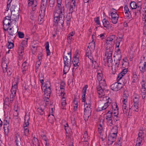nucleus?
Listing matches in <instances>:
<instances>
[{"label":"nucleus","mask_w":146,"mask_h":146,"mask_svg":"<svg viewBox=\"0 0 146 146\" xmlns=\"http://www.w3.org/2000/svg\"><path fill=\"white\" fill-rule=\"evenodd\" d=\"M141 83V86L140 89L141 92H146V90L145 87V81L144 80H143Z\"/></svg>","instance_id":"72a5a7b5"},{"label":"nucleus","mask_w":146,"mask_h":146,"mask_svg":"<svg viewBox=\"0 0 146 146\" xmlns=\"http://www.w3.org/2000/svg\"><path fill=\"white\" fill-rule=\"evenodd\" d=\"M122 109L123 110V113L126 114L127 113L128 111V108L126 104L123 105Z\"/></svg>","instance_id":"49530a36"},{"label":"nucleus","mask_w":146,"mask_h":146,"mask_svg":"<svg viewBox=\"0 0 146 146\" xmlns=\"http://www.w3.org/2000/svg\"><path fill=\"white\" fill-rule=\"evenodd\" d=\"M45 96L48 95H50V88L44 89V90Z\"/></svg>","instance_id":"c03bdc74"},{"label":"nucleus","mask_w":146,"mask_h":146,"mask_svg":"<svg viewBox=\"0 0 146 146\" xmlns=\"http://www.w3.org/2000/svg\"><path fill=\"white\" fill-rule=\"evenodd\" d=\"M64 6L56 7L54 11V21L59 25H63L64 18Z\"/></svg>","instance_id":"f257e3e1"},{"label":"nucleus","mask_w":146,"mask_h":146,"mask_svg":"<svg viewBox=\"0 0 146 146\" xmlns=\"http://www.w3.org/2000/svg\"><path fill=\"white\" fill-rule=\"evenodd\" d=\"M24 134L25 135L27 136L29 134V130L27 127H24Z\"/></svg>","instance_id":"4d7b16f0"},{"label":"nucleus","mask_w":146,"mask_h":146,"mask_svg":"<svg viewBox=\"0 0 146 146\" xmlns=\"http://www.w3.org/2000/svg\"><path fill=\"white\" fill-rule=\"evenodd\" d=\"M37 0H28V5L29 6H32L33 11H34L36 9V7L37 5Z\"/></svg>","instance_id":"2eb2a0df"},{"label":"nucleus","mask_w":146,"mask_h":146,"mask_svg":"<svg viewBox=\"0 0 146 146\" xmlns=\"http://www.w3.org/2000/svg\"><path fill=\"white\" fill-rule=\"evenodd\" d=\"M48 0H42L40 6V10L42 14H44L47 4Z\"/></svg>","instance_id":"ddd939ff"},{"label":"nucleus","mask_w":146,"mask_h":146,"mask_svg":"<svg viewBox=\"0 0 146 146\" xmlns=\"http://www.w3.org/2000/svg\"><path fill=\"white\" fill-rule=\"evenodd\" d=\"M98 130L99 132V133L100 134L102 133L103 131V128L102 127V125L100 124V125L98 127Z\"/></svg>","instance_id":"052dcab7"},{"label":"nucleus","mask_w":146,"mask_h":146,"mask_svg":"<svg viewBox=\"0 0 146 146\" xmlns=\"http://www.w3.org/2000/svg\"><path fill=\"white\" fill-rule=\"evenodd\" d=\"M49 3L50 4H52V5H53L55 2V0H53L52 2L50 1V0H49ZM57 2V5L56 7H62L64 6V5L62 3V0H56Z\"/></svg>","instance_id":"cd10ccee"},{"label":"nucleus","mask_w":146,"mask_h":146,"mask_svg":"<svg viewBox=\"0 0 146 146\" xmlns=\"http://www.w3.org/2000/svg\"><path fill=\"white\" fill-rule=\"evenodd\" d=\"M127 72V69H124L122 71L119 73L117 76V78L119 80H121L123 81V76L125 74H126Z\"/></svg>","instance_id":"393cba45"},{"label":"nucleus","mask_w":146,"mask_h":146,"mask_svg":"<svg viewBox=\"0 0 146 146\" xmlns=\"http://www.w3.org/2000/svg\"><path fill=\"white\" fill-rule=\"evenodd\" d=\"M143 21L144 24L143 34L146 35V9L143 11Z\"/></svg>","instance_id":"6ab92c4d"},{"label":"nucleus","mask_w":146,"mask_h":146,"mask_svg":"<svg viewBox=\"0 0 146 146\" xmlns=\"http://www.w3.org/2000/svg\"><path fill=\"white\" fill-rule=\"evenodd\" d=\"M50 97V95H47V96H44V101L47 102V103L46 104H47L49 102Z\"/></svg>","instance_id":"e2e57ef3"},{"label":"nucleus","mask_w":146,"mask_h":146,"mask_svg":"<svg viewBox=\"0 0 146 146\" xmlns=\"http://www.w3.org/2000/svg\"><path fill=\"white\" fill-rule=\"evenodd\" d=\"M107 120V123L110 126H111L113 125V122L112 118H109V119H106Z\"/></svg>","instance_id":"3c124183"},{"label":"nucleus","mask_w":146,"mask_h":146,"mask_svg":"<svg viewBox=\"0 0 146 146\" xmlns=\"http://www.w3.org/2000/svg\"><path fill=\"white\" fill-rule=\"evenodd\" d=\"M37 112L40 115H43L44 114V111L41 108L39 107L38 108L37 110Z\"/></svg>","instance_id":"5fc2aeb1"},{"label":"nucleus","mask_w":146,"mask_h":146,"mask_svg":"<svg viewBox=\"0 0 146 146\" xmlns=\"http://www.w3.org/2000/svg\"><path fill=\"white\" fill-rule=\"evenodd\" d=\"M94 36V35L92 36V37L93 39L92 41L89 43V45L88 46V48L89 49H91L92 51H94L95 48V42L94 41L93 37Z\"/></svg>","instance_id":"bb28decb"},{"label":"nucleus","mask_w":146,"mask_h":146,"mask_svg":"<svg viewBox=\"0 0 146 146\" xmlns=\"http://www.w3.org/2000/svg\"><path fill=\"white\" fill-rule=\"evenodd\" d=\"M117 82L115 83L112 84L111 86V90L114 91H117L120 90L122 88L124 85V83L123 80H119L117 77Z\"/></svg>","instance_id":"39448f33"},{"label":"nucleus","mask_w":146,"mask_h":146,"mask_svg":"<svg viewBox=\"0 0 146 146\" xmlns=\"http://www.w3.org/2000/svg\"><path fill=\"white\" fill-rule=\"evenodd\" d=\"M85 107V109L84 112V117L88 118L91 115L92 112L91 109L90 108V105Z\"/></svg>","instance_id":"4468645a"},{"label":"nucleus","mask_w":146,"mask_h":146,"mask_svg":"<svg viewBox=\"0 0 146 146\" xmlns=\"http://www.w3.org/2000/svg\"><path fill=\"white\" fill-rule=\"evenodd\" d=\"M8 44L7 47L8 48L11 49L13 48L14 46V44L13 43V41L12 40L11 41L10 40V38H8Z\"/></svg>","instance_id":"473e14b6"},{"label":"nucleus","mask_w":146,"mask_h":146,"mask_svg":"<svg viewBox=\"0 0 146 146\" xmlns=\"http://www.w3.org/2000/svg\"><path fill=\"white\" fill-rule=\"evenodd\" d=\"M85 102V104H84V107H86V105H87V106H88L89 105L90 106V107H91V102L90 100H86V101Z\"/></svg>","instance_id":"bf43d9fd"},{"label":"nucleus","mask_w":146,"mask_h":146,"mask_svg":"<svg viewBox=\"0 0 146 146\" xmlns=\"http://www.w3.org/2000/svg\"><path fill=\"white\" fill-rule=\"evenodd\" d=\"M10 117H9L7 116L5 119V122L4 123L3 129L5 132L6 133H7L9 131V126L7 125V124H9L10 121Z\"/></svg>","instance_id":"dca6fc26"},{"label":"nucleus","mask_w":146,"mask_h":146,"mask_svg":"<svg viewBox=\"0 0 146 146\" xmlns=\"http://www.w3.org/2000/svg\"><path fill=\"white\" fill-rule=\"evenodd\" d=\"M102 22L104 27L108 29L111 27V26L110 25L109 22L106 19H103Z\"/></svg>","instance_id":"7c9ffc66"},{"label":"nucleus","mask_w":146,"mask_h":146,"mask_svg":"<svg viewBox=\"0 0 146 146\" xmlns=\"http://www.w3.org/2000/svg\"><path fill=\"white\" fill-rule=\"evenodd\" d=\"M17 30L15 29L13 27L10 28L8 31L9 34L10 35L13 36L15 35L17 33Z\"/></svg>","instance_id":"c85d7f7f"},{"label":"nucleus","mask_w":146,"mask_h":146,"mask_svg":"<svg viewBox=\"0 0 146 146\" xmlns=\"http://www.w3.org/2000/svg\"><path fill=\"white\" fill-rule=\"evenodd\" d=\"M68 3L69 4H68V8L69 11L68 14H71L70 15H72V13L74 11L75 8V0H72L71 2L70 3H69L68 2Z\"/></svg>","instance_id":"1a4fd4ad"},{"label":"nucleus","mask_w":146,"mask_h":146,"mask_svg":"<svg viewBox=\"0 0 146 146\" xmlns=\"http://www.w3.org/2000/svg\"><path fill=\"white\" fill-rule=\"evenodd\" d=\"M65 127V129L66 131V133H68V130L69 128L68 127V125L67 123H66V125H64Z\"/></svg>","instance_id":"774afa93"},{"label":"nucleus","mask_w":146,"mask_h":146,"mask_svg":"<svg viewBox=\"0 0 146 146\" xmlns=\"http://www.w3.org/2000/svg\"><path fill=\"white\" fill-rule=\"evenodd\" d=\"M45 48L46 49L47 55H50V52L49 50V44L48 42L46 43Z\"/></svg>","instance_id":"58836bf2"},{"label":"nucleus","mask_w":146,"mask_h":146,"mask_svg":"<svg viewBox=\"0 0 146 146\" xmlns=\"http://www.w3.org/2000/svg\"><path fill=\"white\" fill-rule=\"evenodd\" d=\"M103 107H104V106H98V108L96 110L97 111H100L102 110H104V108H103Z\"/></svg>","instance_id":"338daca9"},{"label":"nucleus","mask_w":146,"mask_h":146,"mask_svg":"<svg viewBox=\"0 0 146 146\" xmlns=\"http://www.w3.org/2000/svg\"><path fill=\"white\" fill-rule=\"evenodd\" d=\"M112 108L113 110V112H112V115L113 114V116L118 115L119 114L118 109L116 104H114L113 106H112Z\"/></svg>","instance_id":"4be33fe9"},{"label":"nucleus","mask_w":146,"mask_h":146,"mask_svg":"<svg viewBox=\"0 0 146 146\" xmlns=\"http://www.w3.org/2000/svg\"><path fill=\"white\" fill-rule=\"evenodd\" d=\"M144 134L143 131L142 130H140L139 133L138 137L137 139V140L139 139L140 140L142 141L143 137H144Z\"/></svg>","instance_id":"4c0bfd02"},{"label":"nucleus","mask_w":146,"mask_h":146,"mask_svg":"<svg viewBox=\"0 0 146 146\" xmlns=\"http://www.w3.org/2000/svg\"><path fill=\"white\" fill-rule=\"evenodd\" d=\"M115 36L114 35H112L108 37L106 40V44L107 45H111L113 42H114Z\"/></svg>","instance_id":"f3484780"},{"label":"nucleus","mask_w":146,"mask_h":146,"mask_svg":"<svg viewBox=\"0 0 146 146\" xmlns=\"http://www.w3.org/2000/svg\"><path fill=\"white\" fill-rule=\"evenodd\" d=\"M18 34L19 38H22L24 37V34L23 33L19 32Z\"/></svg>","instance_id":"69168bd1"},{"label":"nucleus","mask_w":146,"mask_h":146,"mask_svg":"<svg viewBox=\"0 0 146 146\" xmlns=\"http://www.w3.org/2000/svg\"><path fill=\"white\" fill-rule=\"evenodd\" d=\"M130 7L133 11V13L136 16L141 13V7L140 5H138L134 1L130 3Z\"/></svg>","instance_id":"423d86ee"},{"label":"nucleus","mask_w":146,"mask_h":146,"mask_svg":"<svg viewBox=\"0 0 146 146\" xmlns=\"http://www.w3.org/2000/svg\"><path fill=\"white\" fill-rule=\"evenodd\" d=\"M64 91V88H60L59 90L60 94L59 95V96H60V95L62 96V95H63V96H64L65 94Z\"/></svg>","instance_id":"13d9d810"},{"label":"nucleus","mask_w":146,"mask_h":146,"mask_svg":"<svg viewBox=\"0 0 146 146\" xmlns=\"http://www.w3.org/2000/svg\"><path fill=\"white\" fill-rule=\"evenodd\" d=\"M71 65H64V66L63 70V74H66L69 70Z\"/></svg>","instance_id":"e433bc0d"},{"label":"nucleus","mask_w":146,"mask_h":146,"mask_svg":"<svg viewBox=\"0 0 146 146\" xmlns=\"http://www.w3.org/2000/svg\"><path fill=\"white\" fill-rule=\"evenodd\" d=\"M97 77L99 82L102 80V74L101 71L98 72Z\"/></svg>","instance_id":"79ce46f5"},{"label":"nucleus","mask_w":146,"mask_h":146,"mask_svg":"<svg viewBox=\"0 0 146 146\" xmlns=\"http://www.w3.org/2000/svg\"><path fill=\"white\" fill-rule=\"evenodd\" d=\"M93 52H94V51H92L91 49H89L88 48L86 50V55L87 56H88L89 58V56L91 55L92 53Z\"/></svg>","instance_id":"603ef678"},{"label":"nucleus","mask_w":146,"mask_h":146,"mask_svg":"<svg viewBox=\"0 0 146 146\" xmlns=\"http://www.w3.org/2000/svg\"><path fill=\"white\" fill-rule=\"evenodd\" d=\"M10 103H11L10 102V100H9V98L8 97H6L4 100V104L7 106H8Z\"/></svg>","instance_id":"de8ad7c7"},{"label":"nucleus","mask_w":146,"mask_h":146,"mask_svg":"<svg viewBox=\"0 0 146 146\" xmlns=\"http://www.w3.org/2000/svg\"><path fill=\"white\" fill-rule=\"evenodd\" d=\"M18 82H13L12 84V88L11 89V94L10 95V102L12 103L13 101L14 97L16 95V93L17 88Z\"/></svg>","instance_id":"0eeeda50"},{"label":"nucleus","mask_w":146,"mask_h":146,"mask_svg":"<svg viewBox=\"0 0 146 146\" xmlns=\"http://www.w3.org/2000/svg\"><path fill=\"white\" fill-rule=\"evenodd\" d=\"M66 98L64 97H62L61 101V108L62 109H65V106L66 104Z\"/></svg>","instance_id":"f704fd0d"},{"label":"nucleus","mask_w":146,"mask_h":146,"mask_svg":"<svg viewBox=\"0 0 146 146\" xmlns=\"http://www.w3.org/2000/svg\"><path fill=\"white\" fill-rule=\"evenodd\" d=\"M19 7L18 6L12 5L10 8L12 20L16 21L18 20L19 17Z\"/></svg>","instance_id":"7ed1b4c3"},{"label":"nucleus","mask_w":146,"mask_h":146,"mask_svg":"<svg viewBox=\"0 0 146 146\" xmlns=\"http://www.w3.org/2000/svg\"><path fill=\"white\" fill-rule=\"evenodd\" d=\"M107 59L106 61L107 60L108 66L109 67L112 66V64L113 60L112 59V56L111 57L107 56Z\"/></svg>","instance_id":"c9c22d12"},{"label":"nucleus","mask_w":146,"mask_h":146,"mask_svg":"<svg viewBox=\"0 0 146 146\" xmlns=\"http://www.w3.org/2000/svg\"><path fill=\"white\" fill-rule=\"evenodd\" d=\"M106 51L105 56L106 57H111L112 56L113 48L110 46H107L106 47Z\"/></svg>","instance_id":"a211bd4d"},{"label":"nucleus","mask_w":146,"mask_h":146,"mask_svg":"<svg viewBox=\"0 0 146 146\" xmlns=\"http://www.w3.org/2000/svg\"><path fill=\"white\" fill-rule=\"evenodd\" d=\"M118 128L117 125L116 124L111 129L110 134L108 137V143L109 145L112 144L115 141L118 132Z\"/></svg>","instance_id":"f03ea898"},{"label":"nucleus","mask_w":146,"mask_h":146,"mask_svg":"<svg viewBox=\"0 0 146 146\" xmlns=\"http://www.w3.org/2000/svg\"><path fill=\"white\" fill-rule=\"evenodd\" d=\"M115 50L116 52H118V54L116 56V60H117V61H116L115 63L114 69H113V68L112 67V73L113 74H115L118 70V66L119 64V61L121 60V55L120 52V50L119 47H116Z\"/></svg>","instance_id":"20e7f679"},{"label":"nucleus","mask_w":146,"mask_h":146,"mask_svg":"<svg viewBox=\"0 0 146 146\" xmlns=\"http://www.w3.org/2000/svg\"><path fill=\"white\" fill-rule=\"evenodd\" d=\"M105 88H103L101 87H97V89L98 93V96L99 98H102L105 95L104 90H105Z\"/></svg>","instance_id":"aec40b11"},{"label":"nucleus","mask_w":146,"mask_h":146,"mask_svg":"<svg viewBox=\"0 0 146 146\" xmlns=\"http://www.w3.org/2000/svg\"><path fill=\"white\" fill-rule=\"evenodd\" d=\"M11 24H3V29L6 31L8 30L10 28L11 26Z\"/></svg>","instance_id":"8fccbe9b"},{"label":"nucleus","mask_w":146,"mask_h":146,"mask_svg":"<svg viewBox=\"0 0 146 146\" xmlns=\"http://www.w3.org/2000/svg\"><path fill=\"white\" fill-rule=\"evenodd\" d=\"M24 47L22 43H21L19 45V47L18 53L19 55L22 56L23 54L24 53Z\"/></svg>","instance_id":"c756f323"},{"label":"nucleus","mask_w":146,"mask_h":146,"mask_svg":"<svg viewBox=\"0 0 146 146\" xmlns=\"http://www.w3.org/2000/svg\"><path fill=\"white\" fill-rule=\"evenodd\" d=\"M28 64L27 62L25 61L23 64L22 66V69L24 68L25 69H28Z\"/></svg>","instance_id":"864d4df0"},{"label":"nucleus","mask_w":146,"mask_h":146,"mask_svg":"<svg viewBox=\"0 0 146 146\" xmlns=\"http://www.w3.org/2000/svg\"><path fill=\"white\" fill-rule=\"evenodd\" d=\"M139 101L138 96L136 95L133 99V109L134 111H137L138 110Z\"/></svg>","instance_id":"9b49d317"},{"label":"nucleus","mask_w":146,"mask_h":146,"mask_svg":"<svg viewBox=\"0 0 146 146\" xmlns=\"http://www.w3.org/2000/svg\"><path fill=\"white\" fill-rule=\"evenodd\" d=\"M128 96V93L127 90H124L123 93V97L125 98H127Z\"/></svg>","instance_id":"680f3d73"},{"label":"nucleus","mask_w":146,"mask_h":146,"mask_svg":"<svg viewBox=\"0 0 146 146\" xmlns=\"http://www.w3.org/2000/svg\"><path fill=\"white\" fill-rule=\"evenodd\" d=\"M79 59L78 58L75 56L73 58L72 60V63L74 66V69H76L78 68L79 67Z\"/></svg>","instance_id":"412c9836"},{"label":"nucleus","mask_w":146,"mask_h":146,"mask_svg":"<svg viewBox=\"0 0 146 146\" xmlns=\"http://www.w3.org/2000/svg\"><path fill=\"white\" fill-rule=\"evenodd\" d=\"M113 118V115L111 112L110 111H108L106 114V118L109 119Z\"/></svg>","instance_id":"a18cd8bd"},{"label":"nucleus","mask_w":146,"mask_h":146,"mask_svg":"<svg viewBox=\"0 0 146 146\" xmlns=\"http://www.w3.org/2000/svg\"><path fill=\"white\" fill-rule=\"evenodd\" d=\"M111 102V100L108 97V100L106 103H105L104 107L103 108H104V110L106 109L109 106Z\"/></svg>","instance_id":"ea45409f"},{"label":"nucleus","mask_w":146,"mask_h":146,"mask_svg":"<svg viewBox=\"0 0 146 146\" xmlns=\"http://www.w3.org/2000/svg\"><path fill=\"white\" fill-rule=\"evenodd\" d=\"M112 10H115V11H113V12L111 13V19L112 22L114 24H115L117 23L119 18V15L117 13L116 10L115 9L113 8Z\"/></svg>","instance_id":"6e6552de"},{"label":"nucleus","mask_w":146,"mask_h":146,"mask_svg":"<svg viewBox=\"0 0 146 146\" xmlns=\"http://www.w3.org/2000/svg\"><path fill=\"white\" fill-rule=\"evenodd\" d=\"M3 72H7L8 76H10L12 73L11 68H8L7 64L5 62H3L2 64Z\"/></svg>","instance_id":"9d476101"},{"label":"nucleus","mask_w":146,"mask_h":146,"mask_svg":"<svg viewBox=\"0 0 146 146\" xmlns=\"http://www.w3.org/2000/svg\"><path fill=\"white\" fill-rule=\"evenodd\" d=\"M33 144L36 146L39 145V141L37 139L34 137L33 140Z\"/></svg>","instance_id":"37998d69"},{"label":"nucleus","mask_w":146,"mask_h":146,"mask_svg":"<svg viewBox=\"0 0 146 146\" xmlns=\"http://www.w3.org/2000/svg\"><path fill=\"white\" fill-rule=\"evenodd\" d=\"M12 23L11 20H9L6 19H4L3 21V24H11Z\"/></svg>","instance_id":"6e6d98bb"},{"label":"nucleus","mask_w":146,"mask_h":146,"mask_svg":"<svg viewBox=\"0 0 146 146\" xmlns=\"http://www.w3.org/2000/svg\"><path fill=\"white\" fill-rule=\"evenodd\" d=\"M146 66V62H141L139 64V68L141 72L143 73L145 71V67Z\"/></svg>","instance_id":"b1692460"},{"label":"nucleus","mask_w":146,"mask_h":146,"mask_svg":"<svg viewBox=\"0 0 146 146\" xmlns=\"http://www.w3.org/2000/svg\"><path fill=\"white\" fill-rule=\"evenodd\" d=\"M63 59L64 65H71V53H68L66 56H64Z\"/></svg>","instance_id":"f8f14e48"},{"label":"nucleus","mask_w":146,"mask_h":146,"mask_svg":"<svg viewBox=\"0 0 146 146\" xmlns=\"http://www.w3.org/2000/svg\"><path fill=\"white\" fill-rule=\"evenodd\" d=\"M99 86L98 87L102 88H105L106 87V83L105 79L102 80L100 81H99Z\"/></svg>","instance_id":"2f4dec72"},{"label":"nucleus","mask_w":146,"mask_h":146,"mask_svg":"<svg viewBox=\"0 0 146 146\" xmlns=\"http://www.w3.org/2000/svg\"><path fill=\"white\" fill-rule=\"evenodd\" d=\"M71 16L70 15V16H69V17H67V21H66V24L67 25H69L70 23V19H71Z\"/></svg>","instance_id":"0e129e2a"},{"label":"nucleus","mask_w":146,"mask_h":146,"mask_svg":"<svg viewBox=\"0 0 146 146\" xmlns=\"http://www.w3.org/2000/svg\"><path fill=\"white\" fill-rule=\"evenodd\" d=\"M15 139L17 146H22L21 140L18 134L16 135Z\"/></svg>","instance_id":"a878e982"},{"label":"nucleus","mask_w":146,"mask_h":146,"mask_svg":"<svg viewBox=\"0 0 146 146\" xmlns=\"http://www.w3.org/2000/svg\"><path fill=\"white\" fill-rule=\"evenodd\" d=\"M84 138V141L85 142H87L88 140V133L87 131H85L84 134L83 136Z\"/></svg>","instance_id":"09e8293b"},{"label":"nucleus","mask_w":146,"mask_h":146,"mask_svg":"<svg viewBox=\"0 0 146 146\" xmlns=\"http://www.w3.org/2000/svg\"><path fill=\"white\" fill-rule=\"evenodd\" d=\"M88 87V86L87 85H85L83 88L82 89V102H85L86 101L85 99V94L86 92L87 89Z\"/></svg>","instance_id":"5701e85b"},{"label":"nucleus","mask_w":146,"mask_h":146,"mask_svg":"<svg viewBox=\"0 0 146 146\" xmlns=\"http://www.w3.org/2000/svg\"><path fill=\"white\" fill-rule=\"evenodd\" d=\"M132 82L133 83L136 82L138 81V78L137 75L134 73L132 77Z\"/></svg>","instance_id":"a19ab883"}]
</instances>
